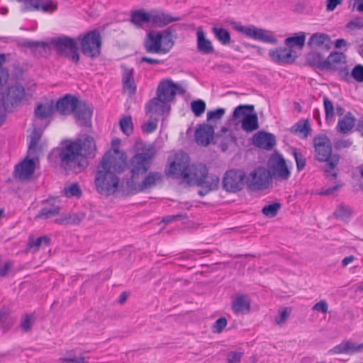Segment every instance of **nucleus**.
Here are the masks:
<instances>
[{
  "mask_svg": "<svg viewBox=\"0 0 363 363\" xmlns=\"http://www.w3.org/2000/svg\"><path fill=\"white\" fill-rule=\"evenodd\" d=\"M232 309L235 314H247L251 308V301L247 296L240 294L232 300Z\"/></svg>",
  "mask_w": 363,
  "mask_h": 363,
  "instance_id": "obj_29",
  "label": "nucleus"
},
{
  "mask_svg": "<svg viewBox=\"0 0 363 363\" xmlns=\"http://www.w3.org/2000/svg\"><path fill=\"white\" fill-rule=\"evenodd\" d=\"M50 242V239L46 236H42L37 238L35 240L30 241L28 243V246L30 248L35 247L36 250L42 245V243H45L46 245H48Z\"/></svg>",
  "mask_w": 363,
  "mask_h": 363,
  "instance_id": "obj_62",
  "label": "nucleus"
},
{
  "mask_svg": "<svg viewBox=\"0 0 363 363\" xmlns=\"http://www.w3.org/2000/svg\"><path fill=\"white\" fill-rule=\"evenodd\" d=\"M291 312V308L289 307H285L279 311V314L278 316L275 317L274 321L276 324L278 325H282L285 323L287 318H289L290 313Z\"/></svg>",
  "mask_w": 363,
  "mask_h": 363,
  "instance_id": "obj_54",
  "label": "nucleus"
},
{
  "mask_svg": "<svg viewBox=\"0 0 363 363\" xmlns=\"http://www.w3.org/2000/svg\"><path fill=\"white\" fill-rule=\"evenodd\" d=\"M291 133L298 134L303 138H306L311 132V128L308 120H301L294 124L290 129Z\"/></svg>",
  "mask_w": 363,
  "mask_h": 363,
  "instance_id": "obj_38",
  "label": "nucleus"
},
{
  "mask_svg": "<svg viewBox=\"0 0 363 363\" xmlns=\"http://www.w3.org/2000/svg\"><path fill=\"white\" fill-rule=\"evenodd\" d=\"M245 178V174L242 170H228L223 177V187L227 191L237 192L244 186Z\"/></svg>",
  "mask_w": 363,
  "mask_h": 363,
  "instance_id": "obj_11",
  "label": "nucleus"
},
{
  "mask_svg": "<svg viewBox=\"0 0 363 363\" xmlns=\"http://www.w3.org/2000/svg\"><path fill=\"white\" fill-rule=\"evenodd\" d=\"M252 143L256 147L270 150L274 147L276 139L273 134L262 130L254 135Z\"/></svg>",
  "mask_w": 363,
  "mask_h": 363,
  "instance_id": "obj_24",
  "label": "nucleus"
},
{
  "mask_svg": "<svg viewBox=\"0 0 363 363\" xmlns=\"http://www.w3.org/2000/svg\"><path fill=\"white\" fill-rule=\"evenodd\" d=\"M213 33L218 40L223 45H228L230 43V35L226 29L214 27L213 28Z\"/></svg>",
  "mask_w": 363,
  "mask_h": 363,
  "instance_id": "obj_45",
  "label": "nucleus"
},
{
  "mask_svg": "<svg viewBox=\"0 0 363 363\" xmlns=\"http://www.w3.org/2000/svg\"><path fill=\"white\" fill-rule=\"evenodd\" d=\"M252 111H254V106L252 105H240L234 109L233 117L235 119L241 117L243 118L246 115L249 114L247 111L252 112Z\"/></svg>",
  "mask_w": 363,
  "mask_h": 363,
  "instance_id": "obj_48",
  "label": "nucleus"
},
{
  "mask_svg": "<svg viewBox=\"0 0 363 363\" xmlns=\"http://www.w3.org/2000/svg\"><path fill=\"white\" fill-rule=\"evenodd\" d=\"M219 178L217 176H208L206 174L202 180V184L199 185L201 186L203 190L199 191V194L202 196L206 194L208 192L215 190L218 188L219 184Z\"/></svg>",
  "mask_w": 363,
  "mask_h": 363,
  "instance_id": "obj_36",
  "label": "nucleus"
},
{
  "mask_svg": "<svg viewBox=\"0 0 363 363\" xmlns=\"http://www.w3.org/2000/svg\"><path fill=\"white\" fill-rule=\"evenodd\" d=\"M120 127L121 130L126 135H130L133 130V125L130 116H127L121 119Z\"/></svg>",
  "mask_w": 363,
  "mask_h": 363,
  "instance_id": "obj_49",
  "label": "nucleus"
},
{
  "mask_svg": "<svg viewBox=\"0 0 363 363\" xmlns=\"http://www.w3.org/2000/svg\"><path fill=\"white\" fill-rule=\"evenodd\" d=\"M26 45L28 48H31L33 50L39 51V53L40 55H43L47 53L49 50L50 47L49 45L45 42L43 41H28L26 43Z\"/></svg>",
  "mask_w": 363,
  "mask_h": 363,
  "instance_id": "obj_46",
  "label": "nucleus"
},
{
  "mask_svg": "<svg viewBox=\"0 0 363 363\" xmlns=\"http://www.w3.org/2000/svg\"><path fill=\"white\" fill-rule=\"evenodd\" d=\"M78 102L79 99L77 97L67 94L60 99L54 106L55 111H57L61 115H69L73 113Z\"/></svg>",
  "mask_w": 363,
  "mask_h": 363,
  "instance_id": "obj_21",
  "label": "nucleus"
},
{
  "mask_svg": "<svg viewBox=\"0 0 363 363\" xmlns=\"http://www.w3.org/2000/svg\"><path fill=\"white\" fill-rule=\"evenodd\" d=\"M190 167L188 155L179 152L174 155L173 160L169 162L168 167L165 169V173L169 177L181 178L184 182L189 177Z\"/></svg>",
  "mask_w": 363,
  "mask_h": 363,
  "instance_id": "obj_6",
  "label": "nucleus"
},
{
  "mask_svg": "<svg viewBox=\"0 0 363 363\" xmlns=\"http://www.w3.org/2000/svg\"><path fill=\"white\" fill-rule=\"evenodd\" d=\"M158 32L160 33L161 36L163 54H166L169 52L174 45V40L177 38V35L173 34L172 29L170 27Z\"/></svg>",
  "mask_w": 363,
  "mask_h": 363,
  "instance_id": "obj_32",
  "label": "nucleus"
},
{
  "mask_svg": "<svg viewBox=\"0 0 363 363\" xmlns=\"http://www.w3.org/2000/svg\"><path fill=\"white\" fill-rule=\"evenodd\" d=\"M308 64L312 67H317L320 69H325V59L323 58L320 52L312 51L306 56Z\"/></svg>",
  "mask_w": 363,
  "mask_h": 363,
  "instance_id": "obj_39",
  "label": "nucleus"
},
{
  "mask_svg": "<svg viewBox=\"0 0 363 363\" xmlns=\"http://www.w3.org/2000/svg\"><path fill=\"white\" fill-rule=\"evenodd\" d=\"M144 47L148 53H162L161 36L158 31H150L145 39Z\"/></svg>",
  "mask_w": 363,
  "mask_h": 363,
  "instance_id": "obj_23",
  "label": "nucleus"
},
{
  "mask_svg": "<svg viewBox=\"0 0 363 363\" xmlns=\"http://www.w3.org/2000/svg\"><path fill=\"white\" fill-rule=\"evenodd\" d=\"M248 182L255 189H264L268 187L272 178L264 167H258L250 174Z\"/></svg>",
  "mask_w": 363,
  "mask_h": 363,
  "instance_id": "obj_12",
  "label": "nucleus"
},
{
  "mask_svg": "<svg viewBox=\"0 0 363 363\" xmlns=\"http://www.w3.org/2000/svg\"><path fill=\"white\" fill-rule=\"evenodd\" d=\"M125 158L119 155L118 149L107 151L101 159L94 174V185L98 193L111 196L116 193L120 179L117 174L123 172Z\"/></svg>",
  "mask_w": 363,
  "mask_h": 363,
  "instance_id": "obj_1",
  "label": "nucleus"
},
{
  "mask_svg": "<svg viewBox=\"0 0 363 363\" xmlns=\"http://www.w3.org/2000/svg\"><path fill=\"white\" fill-rule=\"evenodd\" d=\"M35 164L33 159L26 157L23 161L18 164L14 170V177L20 181L30 179L34 173Z\"/></svg>",
  "mask_w": 363,
  "mask_h": 363,
  "instance_id": "obj_15",
  "label": "nucleus"
},
{
  "mask_svg": "<svg viewBox=\"0 0 363 363\" xmlns=\"http://www.w3.org/2000/svg\"><path fill=\"white\" fill-rule=\"evenodd\" d=\"M355 121L356 119L353 115L350 112H348L339 119L336 129L340 133H348L354 128Z\"/></svg>",
  "mask_w": 363,
  "mask_h": 363,
  "instance_id": "obj_33",
  "label": "nucleus"
},
{
  "mask_svg": "<svg viewBox=\"0 0 363 363\" xmlns=\"http://www.w3.org/2000/svg\"><path fill=\"white\" fill-rule=\"evenodd\" d=\"M308 45L312 49L320 48L322 50H328L331 45L330 38L325 33H313L308 39Z\"/></svg>",
  "mask_w": 363,
  "mask_h": 363,
  "instance_id": "obj_28",
  "label": "nucleus"
},
{
  "mask_svg": "<svg viewBox=\"0 0 363 363\" xmlns=\"http://www.w3.org/2000/svg\"><path fill=\"white\" fill-rule=\"evenodd\" d=\"M243 353L241 352H230L226 357L227 363H240Z\"/></svg>",
  "mask_w": 363,
  "mask_h": 363,
  "instance_id": "obj_63",
  "label": "nucleus"
},
{
  "mask_svg": "<svg viewBox=\"0 0 363 363\" xmlns=\"http://www.w3.org/2000/svg\"><path fill=\"white\" fill-rule=\"evenodd\" d=\"M158 119L157 118H150V120L146 123H143L141 126L142 130L145 133H152L157 128Z\"/></svg>",
  "mask_w": 363,
  "mask_h": 363,
  "instance_id": "obj_51",
  "label": "nucleus"
},
{
  "mask_svg": "<svg viewBox=\"0 0 363 363\" xmlns=\"http://www.w3.org/2000/svg\"><path fill=\"white\" fill-rule=\"evenodd\" d=\"M191 107L194 115L200 116L206 110V104L203 100L198 99L191 102Z\"/></svg>",
  "mask_w": 363,
  "mask_h": 363,
  "instance_id": "obj_50",
  "label": "nucleus"
},
{
  "mask_svg": "<svg viewBox=\"0 0 363 363\" xmlns=\"http://www.w3.org/2000/svg\"><path fill=\"white\" fill-rule=\"evenodd\" d=\"M196 45L199 52L203 55H209L214 52L212 43L208 40L201 28H199L196 32Z\"/></svg>",
  "mask_w": 363,
  "mask_h": 363,
  "instance_id": "obj_31",
  "label": "nucleus"
},
{
  "mask_svg": "<svg viewBox=\"0 0 363 363\" xmlns=\"http://www.w3.org/2000/svg\"><path fill=\"white\" fill-rule=\"evenodd\" d=\"M21 2V11L23 13L32 11H42L52 13L57 9V3L54 0H16Z\"/></svg>",
  "mask_w": 363,
  "mask_h": 363,
  "instance_id": "obj_10",
  "label": "nucleus"
},
{
  "mask_svg": "<svg viewBox=\"0 0 363 363\" xmlns=\"http://www.w3.org/2000/svg\"><path fill=\"white\" fill-rule=\"evenodd\" d=\"M92 113L93 111L91 107L84 101L79 100L76 108H74L73 111L77 123L81 126L86 127L90 125Z\"/></svg>",
  "mask_w": 363,
  "mask_h": 363,
  "instance_id": "obj_16",
  "label": "nucleus"
},
{
  "mask_svg": "<svg viewBox=\"0 0 363 363\" xmlns=\"http://www.w3.org/2000/svg\"><path fill=\"white\" fill-rule=\"evenodd\" d=\"M74 141L79 146V152L83 158L87 160L89 158L92 159L96 157L97 147L92 137L86 135Z\"/></svg>",
  "mask_w": 363,
  "mask_h": 363,
  "instance_id": "obj_13",
  "label": "nucleus"
},
{
  "mask_svg": "<svg viewBox=\"0 0 363 363\" xmlns=\"http://www.w3.org/2000/svg\"><path fill=\"white\" fill-rule=\"evenodd\" d=\"M223 134H218L216 136L215 143H218L222 151H225L228 145L235 141V138L231 135L230 131L227 128H222Z\"/></svg>",
  "mask_w": 363,
  "mask_h": 363,
  "instance_id": "obj_34",
  "label": "nucleus"
},
{
  "mask_svg": "<svg viewBox=\"0 0 363 363\" xmlns=\"http://www.w3.org/2000/svg\"><path fill=\"white\" fill-rule=\"evenodd\" d=\"M287 48H278L269 51V56L279 64H291L295 61L296 55Z\"/></svg>",
  "mask_w": 363,
  "mask_h": 363,
  "instance_id": "obj_25",
  "label": "nucleus"
},
{
  "mask_svg": "<svg viewBox=\"0 0 363 363\" xmlns=\"http://www.w3.org/2000/svg\"><path fill=\"white\" fill-rule=\"evenodd\" d=\"M225 113V110L223 108H218L213 111H209L207 113V121L219 120Z\"/></svg>",
  "mask_w": 363,
  "mask_h": 363,
  "instance_id": "obj_61",
  "label": "nucleus"
},
{
  "mask_svg": "<svg viewBox=\"0 0 363 363\" xmlns=\"http://www.w3.org/2000/svg\"><path fill=\"white\" fill-rule=\"evenodd\" d=\"M293 155L296 160L297 170L300 172L306 166V158L301 152L297 151L296 149L293 150Z\"/></svg>",
  "mask_w": 363,
  "mask_h": 363,
  "instance_id": "obj_55",
  "label": "nucleus"
},
{
  "mask_svg": "<svg viewBox=\"0 0 363 363\" xmlns=\"http://www.w3.org/2000/svg\"><path fill=\"white\" fill-rule=\"evenodd\" d=\"M315 150V157L319 162H326L325 172L336 178L337 173L335 171L339 162V156L332 155V145L326 135H318L313 140Z\"/></svg>",
  "mask_w": 363,
  "mask_h": 363,
  "instance_id": "obj_3",
  "label": "nucleus"
},
{
  "mask_svg": "<svg viewBox=\"0 0 363 363\" xmlns=\"http://www.w3.org/2000/svg\"><path fill=\"white\" fill-rule=\"evenodd\" d=\"M241 127L247 133H251L259 128L258 118L256 113L246 115L242 120Z\"/></svg>",
  "mask_w": 363,
  "mask_h": 363,
  "instance_id": "obj_37",
  "label": "nucleus"
},
{
  "mask_svg": "<svg viewBox=\"0 0 363 363\" xmlns=\"http://www.w3.org/2000/svg\"><path fill=\"white\" fill-rule=\"evenodd\" d=\"M63 191L65 196L67 197H80L82 195V191L77 184H72L70 186L65 187Z\"/></svg>",
  "mask_w": 363,
  "mask_h": 363,
  "instance_id": "obj_53",
  "label": "nucleus"
},
{
  "mask_svg": "<svg viewBox=\"0 0 363 363\" xmlns=\"http://www.w3.org/2000/svg\"><path fill=\"white\" fill-rule=\"evenodd\" d=\"M363 351V343L355 344L350 340H343L341 343L336 345L329 350L330 354H350L360 352Z\"/></svg>",
  "mask_w": 363,
  "mask_h": 363,
  "instance_id": "obj_26",
  "label": "nucleus"
},
{
  "mask_svg": "<svg viewBox=\"0 0 363 363\" xmlns=\"http://www.w3.org/2000/svg\"><path fill=\"white\" fill-rule=\"evenodd\" d=\"M33 323V317L28 314H26L22 317L21 328L24 332H29L32 328Z\"/></svg>",
  "mask_w": 363,
  "mask_h": 363,
  "instance_id": "obj_59",
  "label": "nucleus"
},
{
  "mask_svg": "<svg viewBox=\"0 0 363 363\" xmlns=\"http://www.w3.org/2000/svg\"><path fill=\"white\" fill-rule=\"evenodd\" d=\"M60 208L58 206H53L50 208L45 207L36 215L35 219H48L53 217L60 213Z\"/></svg>",
  "mask_w": 363,
  "mask_h": 363,
  "instance_id": "obj_44",
  "label": "nucleus"
},
{
  "mask_svg": "<svg viewBox=\"0 0 363 363\" xmlns=\"http://www.w3.org/2000/svg\"><path fill=\"white\" fill-rule=\"evenodd\" d=\"M151 10L146 11L145 9H138L131 12L130 23L136 28H143L145 26L151 24Z\"/></svg>",
  "mask_w": 363,
  "mask_h": 363,
  "instance_id": "obj_30",
  "label": "nucleus"
},
{
  "mask_svg": "<svg viewBox=\"0 0 363 363\" xmlns=\"http://www.w3.org/2000/svg\"><path fill=\"white\" fill-rule=\"evenodd\" d=\"M50 45L58 53L71 58L76 63L79 62L78 46L74 39L67 36L52 38L50 40Z\"/></svg>",
  "mask_w": 363,
  "mask_h": 363,
  "instance_id": "obj_7",
  "label": "nucleus"
},
{
  "mask_svg": "<svg viewBox=\"0 0 363 363\" xmlns=\"http://www.w3.org/2000/svg\"><path fill=\"white\" fill-rule=\"evenodd\" d=\"M133 74V72L132 69L124 68L123 73V86L124 91L128 92L130 95L134 94L136 90Z\"/></svg>",
  "mask_w": 363,
  "mask_h": 363,
  "instance_id": "obj_35",
  "label": "nucleus"
},
{
  "mask_svg": "<svg viewBox=\"0 0 363 363\" xmlns=\"http://www.w3.org/2000/svg\"><path fill=\"white\" fill-rule=\"evenodd\" d=\"M352 213L353 211L350 206L340 203L337 206L336 210L334 211L333 216L336 218L345 220L350 218Z\"/></svg>",
  "mask_w": 363,
  "mask_h": 363,
  "instance_id": "obj_43",
  "label": "nucleus"
},
{
  "mask_svg": "<svg viewBox=\"0 0 363 363\" xmlns=\"http://www.w3.org/2000/svg\"><path fill=\"white\" fill-rule=\"evenodd\" d=\"M179 86L170 79L162 81L157 89V96L162 98L167 102L174 100Z\"/></svg>",
  "mask_w": 363,
  "mask_h": 363,
  "instance_id": "obj_17",
  "label": "nucleus"
},
{
  "mask_svg": "<svg viewBox=\"0 0 363 363\" xmlns=\"http://www.w3.org/2000/svg\"><path fill=\"white\" fill-rule=\"evenodd\" d=\"M208 173L207 168L205 165L199 164L197 165L192 164L188 172V178L184 180L189 185L199 186L202 183V180L206 177Z\"/></svg>",
  "mask_w": 363,
  "mask_h": 363,
  "instance_id": "obj_22",
  "label": "nucleus"
},
{
  "mask_svg": "<svg viewBox=\"0 0 363 363\" xmlns=\"http://www.w3.org/2000/svg\"><path fill=\"white\" fill-rule=\"evenodd\" d=\"M345 62V55L342 52H334L325 59V69H335L339 65Z\"/></svg>",
  "mask_w": 363,
  "mask_h": 363,
  "instance_id": "obj_40",
  "label": "nucleus"
},
{
  "mask_svg": "<svg viewBox=\"0 0 363 363\" xmlns=\"http://www.w3.org/2000/svg\"><path fill=\"white\" fill-rule=\"evenodd\" d=\"M280 208L281 204L278 202H274L264 206L262 209V213L267 217L273 218L277 215Z\"/></svg>",
  "mask_w": 363,
  "mask_h": 363,
  "instance_id": "obj_47",
  "label": "nucleus"
},
{
  "mask_svg": "<svg viewBox=\"0 0 363 363\" xmlns=\"http://www.w3.org/2000/svg\"><path fill=\"white\" fill-rule=\"evenodd\" d=\"M170 111V106L168 102L162 98L156 96L148 101L145 106V112L150 118H152L154 114L162 116L164 113H169Z\"/></svg>",
  "mask_w": 363,
  "mask_h": 363,
  "instance_id": "obj_14",
  "label": "nucleus"
},
{
  "mask_svg": "<svg viewBox=\"0 0 363 363\" xmlns=\"http://www.w3.org/2000/svg\"><path fill=\"white\" fill-rule=\"evenodd\" d=\"M6 62V56L4 54L0 55V86L5 84L9 79V71L6 68H1L3 64Z\"/></svg>",
  "mask_w": 363,
  "mask_h": 363,
  "instance_id": "obj_52",
  "label": "nucleus"
},
{
  "mask_svg": "<svg viewBox=\"0 0 363 363\" xmlns=\"http://www.w3.org/2000/svg\"><path fill=\"white\" fill-rule=\"evenodd\" d=\"M163 180V175L159 172H150L146 174L143 181L135 186V189L138 191H144L151 189Z\"/></svg>",
  "mask_w": 363,
  "mask_h": 363,
  "instance_id": "obj_27",
  "label": "nucleus"
},
{
  "mask_svg": "<svg viewBox=\"0 0 363 363\" xmlns=\"http://www.w3.org/2000/svg\"><path fill=\"white\" fill-rule=\"evenodd\" d=\"M42 136L40 130L34 129L29 136L30 142L28 144L27 157H32L33 160H38L40 153L43 150L45 145L40 142Z\"/></svg>",
  "mask_w": 363,
  "mask_h": 363,
  "instance_id": "obj_18",
  "label": "nucleus"
},
{
  "mask_svg": "<svg viewBox=\"0 0 363 363\" xmlns=\"http://www.w3.org/2000/svg\"><path fill=\"white\" fill-rule=\"evenodd\" d=\"M350 77H352L357 82H363V65H356L352 69Z\"/></svg>",
  "mask_w": 363,
  "mask_h": 363,
  "instance_id": "obj_60",
  "label": "nucleus"
},
{
  "mask_svg": "<svg viewBox=\"0 0 363 363\" xmlns=\"http://www.w3.org/2000/svg\"><path fill=\"white\" fill-rule=\"evenodd\" d=\"M151 25L155 27H164L168 24L181 20L179 16H173L161 10H151Z\"/></svg>",
  "mask_w": 363,
  "mask_h": 363,
  "instance_id": "obj_19",
  "label": "nucleus"
},
{
  "mask_svg": "<svg viewBox=\"0 0 363 363\" xmlns=\"http://www.w3.org/2000/svg\"><path fill=\"white\" fill-rule=\"evenodd\" d=\"M271 178L277 180H287L290 176V171L286 166L283 156L279 153L272 155L268 160V170Z\"/></svg>",
  "mask_w": 363,
  "mask_h": 363,
  "instance_id": "obj_8",
  "label": "nucleus"
},
{
  "mask_svg": "<svg viewBox=\"0 0 363 363\" xmlns=\"http://www.w3.org/2000/svg\"><path fill=\"white\" fill-rule=\"evenodd\" d=\"M312 310L322 313H326L328 311V304L325 300H321L312 307Z\"/></svg>",
  "mask_w": 363,
  "mask_h": 363,
  "instance_id": "obj_64",
  "label": "nucleus"
},
{
  "mask_svg": "<svg viewBox=\"0 0 363 363\" xmlns=\"http://www.w3.org/2000/svg\"><path fill=\"white\" fill-rule=\"evenodd\" d=\"M235 28L238 32L242 33L245 36L255 40L271 44H276L277 43V39L271 31L262 28H259L253 25L249 26L237 25L235 26Z\"/></svg>",
  "mask_w": 363,
  "mask_h": 363,
  "instance_id": "obj_9",
  "label": "nucleus"
},
{
  "mask_svg": "<svg viewBox=\"0 0 363 363\" xmlns=\"http://www.w3.org/2000/svg\"><path fill=\"white\" fill-rule=\"evenodd\" d=\"M305 41L306 33L303 32H300L294 36L286 38L285 39V44L291 48L295 46L302 48L305 44Z\"/></svg>",
  "mask_w": 363,
  "mask_h": 363,
  "instance_id": "obj_42",
  "label": "nucleus"
},
{
  "mask_svg": "<svg viewBox=\"0 0 363 363\" xmlns=\"http://www.w3.org/2000/svg\"><path fill=\"white\" fill-rule=\"evenodd\" d=\"M214 138V128L211 125L203 123L195 131V139L199 145L207 146Z\"/></svg>",
  "mask_w": 363,
  "mask_h": 363,
  "instance_id": "obj_20",
  "label": "nucleus"
},
{
  "mask_svg": "<svg viewBox=\"0 0 363 363\" xmlns=\"http://www.w3.org/2000/svg\"><path fill=\"white\" fill-rule=\"evenodd\" d=\"M81 51L86 57L96 58L101 55L102 38L100 32L93 30L87 32L83 36H79Z\"/></svg>",
  "mask_w": 363,
  "mask_h": 363,
  "instance_id": "obj_5",
  "label": "nucleus"
},
{
  "mask_svg": "<svg viewBox=\"0 0 363 363\" xmlns=\"http://www.w3.org/2000/svg\"><path fill=\"white\" fill-rule=\"evenodd\" d=\"M79 147V146L72 140L65 142L60 148V166L66 171L80 172L89 165L88 161L82 157Z\"/></svg>",
  "mask_w": 363,
  "mask_h": 363,
  "instance_id": "obj_2",
  "label": "nucleus"
},
{
  "mask_svg": "<svg viewBox=\"0 0 363 363\" xmlns=\"http://www.w3.org/2000/svg\"><path fill=\"white\" fill-rule=\"evenodd\" d=\"M155 154V148L152 145H149L143 147L141 152L135 154L130 158L128 167L130 170V179L133 182L138 180L140 175L145 174L148 171Z\"/></svg>",
  "mask_w": 363,
  "mask_h": 363,
  "instance_id": "obj_4",
  "label": "nucleus"
},
{
  "mask_svg": "<svg viewBox=\"0 0 363 363\" xmlns=\"http://www.w3.org/2000/svg\"><path fill=\"white\" fill-rule=\"evenodd\" d=\"M55 111L53 102L46 105L38 104L35 109V114L37 117L44 119L51 116Z\"/></svg>",
  "mask_w": 363,
  "mask_h": 363,
  "instance_id": "obj_41",
  "label": "nucleus"
},
{
  "mask_svg": "<svg viewBox=\"0 0 363 363\" xmlns=\"http://www.w3.org/2000/svg\"><path fill=\"white\" fill-rule=\"evenodd\" d=\"M324 109L326 120L331 119L334 116V106L332 101L326 96L323 98Z\"/></svg>",
  "mask_w": 363,
  "mask_h": 363,
  "instance_id": "obj_56",
  "label": "nucleus"
},
{
  "mask_svg": "<svg viewBox=\"0 0 363 363\" xmlns=\"http://www.w3.org/2000/svg\"><path fill=\"white\" fill-rule=\"evenodd\" d=\"M85 218V214L83 213H74L69 215L65 217L62 221H65L68 224H79L82 220H83Z\"/></svg>",
  "mask_w": 363,
  "mask_h": 363,
  "instance_id": "obj_57",
  "label": "nucleus"
},
{
  "mask_svg": "<svg viewBox=\"0 0 363 363\" xmlns=\"http://www.w3.org/2000/svg\"><path fill=\"white\" fill-rule=\"evenodd\" d=\"M228 323L225 317L218 318L212 325V331L214 333H220L226 327Z\"/></svg>",
  "mask_w": 363,
  "mask_h": 363,
  "instance_id": "obj_58",
  "label": "nucleus"
}]
</instances>
